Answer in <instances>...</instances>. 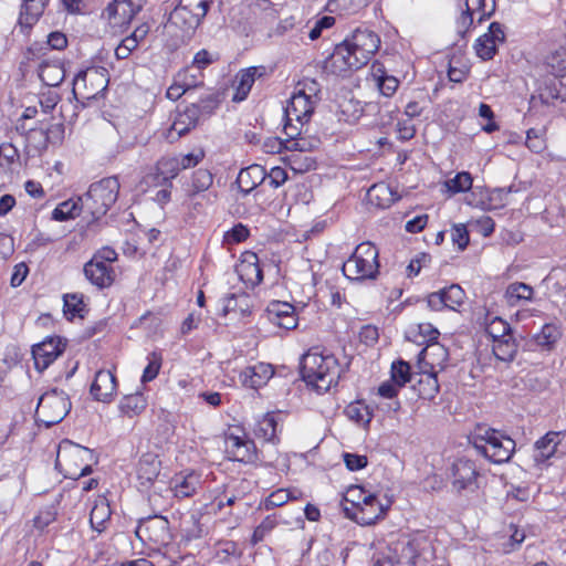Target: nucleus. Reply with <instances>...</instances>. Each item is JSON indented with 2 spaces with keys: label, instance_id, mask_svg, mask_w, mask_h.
I'll return each instance as SVG.
<instances>
[{
  "label": "nucleus",
  "instance_id": "nucleus-1",
  "mask_svg": "<svg viewBox=\"0 0 566 566\" xmlns=\"http://www.w3.org/2000/svg\"><path fill=\"white\" fill-rule=\"evenodd\" d=\"M301 375L307 385L327 391L339 378L337 359L333 355L308 352L301 359Z\"/></svg>",
  "mask_w": 566,
  "mask_h": 566
},
{
  "label": "nucleus",
  "instance_id": "nucleus-2",
  "mask_svg": "<svg viewBox=\"0 0 566 566\" xmlns=\"http://www.w3.org/2000/svg\"><path fill=\"white\" fill-rule=\"evenodd\" d=\"M471 442L481 455L496 464L510 461L516 447L511 437L485 426L475 429Z\"/></svg>",
  "mask_w": 566,
  "mask_h": 566
},
{
  "label": "nucleus",
  "instance_id": "nucleus-3",
  "mask_svg": "<svg viewBox=\"0 0 566 566\" xmlns=\"http://www.w3.org/2000/svg\"><path fill=\"white\" fill-rule=\"evenodd\" d=\"M119 191V181L116 177H107L90 186L87 192L80 197L84 213L93 221L101 219L116 202Z\"/></svg>",
  "mask_w": 566,
  "mask_h": 566
},
{
  "label": "nucleus",
  "instance_id": "nucleus-4",
  "mask_svg": "<svg viewBox=\"0 0 566 566\" xmlns=\"http://www.w3.org/2000/svg\"><path fill=\"white\" fill-rule=\"evenodd\" d=\"M374 54L367 48L359 45L350 35L335 46L326 64L334 74L344 75L348 71H356L365 66Z\"/></svg>",
  "mask_w": 566,
  "mask_h": 566
},
{
  "label": "nucleus",
  "instance_id": "nucleus-5",
  "mask_svg": "<svg viewBox=\"0 0 566 566\" xmlns=\"http://www.w3.org/2000/svg\"><path fill=\"white\" fill-rule=\"evenodd\" d=\"M92 459L90 449L70 441H63L57 451L56 465L64 471L67 479L76 480L92 473L87 460Z\"/></svg>",
  "mask_w": 566,
  "mask_h": 566
},
{
  "label": "nucleus",
  "instance_id": "nucleus-6",
  "mask_svg": "<svg viewBox=\"0 0 566 566\" xmlns=\"http://www.w3.org/2000/svg\"><path fill=\"white\" fill-rule=\"evenodd\" d=\"M378 268L377 248L370 242H363L343 264V273L349 280L375 279Z\"/></svg>",
  "mask_w": 566,
  "mask_h": 566
},
{
  "label": "nucleus",
  "instance_id": "nucleus-7",
  "mask_svg": "<svg viewBox=\"0 0 566 566\" xmlns=\"http://www.w3.org/2000/svg\"><path fill=\"white\" fill-rule=\"evenodd\" d=\"M71 410L69 396L57 388L44 392L38 401L35 420L50 428L61 422Z\"/></svg>",
  "mask_w": 566,
  "mask_h": 566
},
{
  "label": "nucleus",
  "instance_id": "nucleus-8",
  "mask_svg": "<svg viewBox=\"0 0 566 566\" xmlns=\"http://www.w3.org/2000/svg\"><path fill=\"white\" fill-rule=\"evenodd\" d=\"M316 105L304 95L293 92L286 107L284 108V134L294 138L301 134V126L308 122Z\"/></svg>",
  "mask_w": 566,
  "mask_h": 566
},
{
  "label": "nucleus",
  "instance_id": "nucleus-9",
  "mask_svg": "<svg viewBox=\"0 0 566 566\" xmlns=\"http://www.w3.org/2000/svg\"><path fill=\"white\" fill-rule=\"evenodd\" d=\"M145 3L146 0H112L103 10L102 18L117 32L132 22Z\"/></svg>",
  "mask_w": 566,
  "mask_h": 566
},
{
  "label": "nucleus",
  "instance_id": "nucleus-10",
  "mask_svg": "<svg viewBox=\"0 0 566 566\" xmlns=\"http://www.w3.org/2000/svg\"><path fill=\"white\" fill-rule=\"evenodd\" d=\"M135 533L139 539L156 545L168 544L171 539L168 520L157 514L140 518Z\"/></svg>",
  "mask_w": 566,
  "mask_h": 566
},
{
  "label": "nucleus",
  "instance_id": "nucleus-11",
  "mask_svg": "<svg viewBox=\"0 0 566 566\" xmlns=\"http://www.w3.org/2000/svg\"><path fill=\"white\" fill-rule=\"evenodd\" d=\"M107 87V81L103 73L95 69L81 71L73 80L72 93L80 99H93Z\"/></svg>",
  "mask_w": 566,
  "mask_h": 566
},
{
  "label": "nucleus",
  "instance_id": "nucleus-12",
  "mask_svg": "<svg viewBox=\"0 0 566 566\" xmlns=\"http://www.w3.org/2000/svg\"><path fill=\"white\" fill-rule=\"evenodd\" d=\"M479 475L475 462L467 458L455 460L450 467L451 485L458 493L476 490Z\"/></svg>",
  "mask_w": 566,
  "mask_h": 566
},
{
  "label": "nucleus",
  "instance_id": "nucleus-13",
  "mask_svg": "<svg viewBox=\"0 0 566 566\" xmlns=\"http://www.w3.org/2000/svg\"><path fill=\"white\" fill-rule=\"evenodd\" d=\"M202 19L203 17H199L195 11L178 4L170 12L167 28L179 30L180 34H176V36H178L182 42H186L191 39Z\"/></svg>",
  "mask_w": 566,
  "mask_h": 566
},
{
  "label": "nucleus",
  "instance_id": "nucleus-14",
  "mask_svg": "<svg viewBox=\"0 0 566 566\" xmlns=\"http://www.w3.org/2000/svg\"><path fill=\"white\" fill-rule=\"evenodd\" d=\"M65 343L57 336L48 337L40 344L33 345L32 356L35 368L39 371L46 369L63 353Z\"/></svg>",
  "mask_w": 566,
  "mask_h": 566
},
{
  "label": "nucleus",
  "instance_id": "nucleus-15",
  "mask_svg": "<svg viewBox=\"0 0 566 566\" xmlns=\"http://www.w3.org/2000/svg\"><path fill=\"white\" fill-rule=\"evenodd\" d=\"M197 112V108L190 105L186 106L182 111L178 109L171 126L165 135L166 139L169 143H175L193 129L201 120Z\"/></svg>",
  "mask_w": 566,
  "mask_h": 566
},
{
  "label": "nucleus",
  "instance_id": "nucleus-16",
  "mask_svg": "<svg viewBox=\"0 0 566 566\" xmlns=\"http://www.w3.org/2000/svg\"><path fill=\"white\" fill-rule=\"evenodd\" d=\"M117 381L111 370H98L91 385V395L97 401L111 402L116 395Z\"/></svg>",
  "mask_w": 566,
  "mask_h": 566
},
{
  "label": "nucleus",
  "instance_id": "nucleus-17",
  "mask_svg": "<svg viewBox=\"0 0 566 566\" xmlns=\"http://www.w3.org/2000/svg\"><path fill=\"white\" fill-rule=\"evenodd\" d=\"M419 373L413 374L412 388L422 399L432 400L440 390L438 381V370L419 368Z\"/></svg>",
  "mask_w": 566,
  "mask_h": 566
},
{
  "label": "nucleus",
  "instance_id": "nucleus-18",
  "mask_svg": "<svg viewBox=\"0 0 566 566\" xmlns=\"http://www.w3.org/2000/svg\"><path fill=\"white\" fill-rule=\"evenodd\" d=\"M226 450L235 461L249 463L256 459L254 442L239 436H227Z\"/></svg>",
  "mask_w": 566,
  "mask_h": 566
},
{
  "label": "nucleus",
  "instance_id": "nucleus-19",
  "mask_svg": "<svg viewBox=\"0 0 566 566\" xmlns=\"http://www.w3.org/2000/svg\"><path fill=\"white\" fill-rule=\"evenodd\" d=\"M449 358L448 349L438 342L428 344L419 354L418 367L443 370Z\"/></svg>",
  "mask_w": 566,
  "mask_h": 566
},
{
  "label": "nucleus",
  "instance_id": "nucleus-20",
  "mask_svg": "<svg viewBox=\"0 0 566 566\" xmlns=\"http://www.w3.org/2000/svg\"><path fill=\"white\" fill-rule=\"evenodd\" d=\"M85 277L98 289H105L113 284L115 279L114 269L98 262L88 261L84 265Z\"/></svg>",
  "mask_w": 566,
  "mask_h": 566
},
{
  "label": "nucleus",
  "instance_id": "nucleus-21",
  "mask_svg": "<svg viewBox=\"0 0 566 566\" xmlns=\"http://www.w3.org/2000/svg\"><path fill=\"white\" fill-rule=\"evenodd\" d=\"M562 441L560 432L549 431L536 441L534 448V461L537 464L546 463L551 458L555 457L557 447Z\"/></svg>",
  "mask_w": 566,
  "mask_h": 566
},
{
  "label": "nucleus",
  "instance_id": "nucleus-22",
  "mask_svg": "<svg viewBox=\"0 0 566 566\" xmlns=\"http://www.w3.org/2000/svg\"><path fill=\"white\" fill-rule=\"evenodd\" d=\"M266 179V171L260 165H251L240 170L235 184L243 196L249 195Z\"/></svg>",
  "mask_w": 566,
  "mask_h": 566
},
{
  "label": "nucleus",
  "instance_id": "nucleus-23",
  "mask_svg": "<svg viewBox=\"0 0 566 566\" xmlns=\"http://www.w3.org/2000/svg\"><path fill=\"white\" fill-rule=\"evenodd\" d=\"M361 503L364 506L360 507L361 517L358 521L361 525L374 524L390 506V502L386 504L380 503L375 494L365 495Z\"/></svg>",
  "mask_w": 566,
  "mask_h": 566
},
{
  "label": "nucleus",
  "instance_id": "nucleus-24",
  "mask_svg": "<svg viewBox=\"0 0 566 566\" xmlns=\"http://www.w3.org/2000/svg\"><path fill=\"white\" fill-rule=\"evenodd\" d=\"M161 462L153 452L144 453L137 465V478L142 485L153 483L160 472Z\"/></svg>",
  "mask_w": 566,
  "mask_h": 566
},
{
  "label": "nucleus",
  "instance_id": "nucleus-25",
  "mask_svg": "<svg viewBox=\"0 0 566 566\" xmlns=\"http://www.w3.org/2000/svg\"><path fill=\"white\" fill-rule=\"evenodd\" d=\"M200 475L190 472L187 474H177L171 481V491L178 499H186L192 496L200 486Z\"/></svg>",
  "mask_w": 566,
  "mask_h": 566
},
{
  "label": "nucleus",
  "instance_id": "nucleus-26",
  "mask_svg": "<svg viewBox=\"0 0 566 566\" xmlns=\"http://www.w3.org/2000/svg\"><path fill=\"white\" fill-rule=\"evenodd\" d=\"M38 74L46 86L55 87L63 82L65 70L60 61H42L39 65Z\"/></svg>",
  "mask_w": 566,
  "mask_h": 566
},
{
  "label": "nucleus",
  "instance_id": "nucleus-27",
  "mask_svg": "<svg viewBox=\"0 0 566 566\" xmlns=\"http://www.w3.org/2000/svg\"><path fill=\"white\" fill-rule=\"evenodd\" d=\"M190 69L178 73L177 80L168 87L166 92L167 98L171 101L179 99L189 90L197 86V76L189 75Z\"/></svg>",
  "mask_w": 566,
  "mask_h": 566
},
{
  "label": "nucleus",
  "instance_id": "nucleus-28",
  "mask_svg": "<svg viewBox=\"0 0 566 566\" xmlns=\"http://www.w3.org/2000/svg\"><path fill=\"white\" fill-rule=\"evenodd\" d=\"M534 290L531 285L523 282L511 283L504 293V298L507 305L517 306L523 302L532 300Z\"/></svg>",
  "mask_w": 566,
  "mask_h": 566
},
{
  "label": "nucleus",
  "instance_id": "nucleus-29",
  "mask_svg": "<svg viewBox=\"0 0 566 566\" xmlns=\"http://www.w3.org/2000/svg\"><path fill=\"white\" fill-rule=\"evenodd\" d=\"M367 196L371 205L381 209L389 208L397 200L391 188L386 184L373 185Z\"/></svg>",
  "mask_w": 566,
  "mask_h": 566
},
{
  "label": "nucleus",
  "instance_id": "nucleus-30",
  "mask_svg": "<svg viewBox=\"0 0 566 566\" xmlns=\"http://www.w3.org/2000/svg\"><path fill=\"white\" fill-rule=\"evenodd\" d=\"M111 506L106 499H98L91 510L90 523L94 531L101 533L105 530V524L111 518Z\"/></svg>",
  "mask_w": 566,
  "mask_h": 566
},
{
  "label": "nucleus",
  "instance_id": "nucleus-31",
  "mask_svg": "<svg viewBox=\"0 0 566 566\" xmlns=\"http://www.w3.org/2000/svg\"><path fill=\"white\" fill-rule=\"evenodd\" d=\"M49 0H23L20 23L32 25L43 13Z\"/></svg>",
  "mask_w": 566,
  "mask_h": 566
},
{
  "label": "nucleus",
  "instance_id": "nucleus-32",
  "mask_svg": "<svg viewBox=\"0 0 566 566\" xmlns=\"http://www.w3.org/2000/svg\"><path fill=\"white\" fill-rule=\"evenodd\" d=\"M82 212H84V208L82 207L80 197L76 199L72 198L57 205L52 212V219L55 221H66L76 218Z\"/></svg>",
  "mask_w": 566,
  "mask_h": 566
},
{
  "label": "nucleus",
  "instance_id": "nucleus-33",
  "mask_svg": "<svg viewBox=\"0 0 566 566\" xmlns=\"http://www.w3.org/2000/svg\"><path fill=\"white\" fill-rule=\"evenodd\" d=\"M419 545V541L415 538L407 542H398L392 549L394 553H399L398 562L400 564L417 566Z\"/></svg>",
  "mask_w": 566,
  "mask_h": 566
},
{
  "label": "nucleus",
  "instance_id": "nucleus-34",
  "mask_svg": "<svg viewBox=\"0 0 566 566\" xmlns=\"http://www.w3.org/2000/svg\"><path fill=\"white\" fill-rule=\"evenodd\" d=\"M213 184V175L208 169H198L192 174L188 189L189 198L193 199L201 192L209 190Z\"/></svg>",
  "mask_w": 566,
  "mask_h": 566
},
{
  "label": "nucleus",
  "instance_id": "nucleus-35",
  "mask_svg": "<svg viewBox=\"0 0 566 566\" xmlns=\"http://www.w3.org/2000/svg\"><path fill=\"white\" fill-rule=\"evenodd\" d=\"M517 347L518 345L516 339L510 335L493 343V354L497 359L510 363L514 360L517 353Z\"/></svg>",
  "mask_w": 566,
  "mask_h": 566
},
{
  "label": "nucleus",
  "instance_id": "nucleus-36",
  "mask_svg": "<svg viewBox=\"0 0 566 566\" xmlns=\"http://www.w3.org/2000/svg\"><path fill=\"white\" fill-rule=\"evenodd\" d=\"M197 108V115L200 119L210 117L220 105V98L217 93L208 92L200 96L198 102L189 104Z\"/></svg>",
  "mask_w": 566,
  "mask_h": 566
},
{
  "label": "nucleus",
  "instance_id": "nucleus-37",
  "mask_svg": "<svg viewBox=\"0 0 566 566\" xmlns=\"http://www.w3.org/2000/svg\"><path fill=\"white\" fill-rule=\"evenodd\" d=\"M277 422L274 413H266L258 421L254 428L256 437L264 439V441H274L276 437Z\"/></svg>",
  "mask_w": 566,
  "mask_h": 566
},
{
  "label": "nucleus",
  "instance_id": "nucleus-38",
  "mask_svg": "<svg viewBox=\"0 0 566 566\" xmlns=\"http://www.w3.org/2000/svg\"><path fill=\"white\" fill-rule=\"evenodd\" d=\"M119 408L123 413L133 417L139 415L146 408V399L140 392L126 395L122 399Z\"/></svg>",
  "mask_w": 566,
  "mask_h": 566
},
{
  "label": "nucleus",
  "instance_id": "nucleus-39",
  "mask_svg": "<svg viewBox=\"0 0 566 566\" xmlns=\"http://www.w3.org/2000/svg\"><path fill=\"white\" fill-rule=\"evenodd\" d=\"M156 169L161 175L164 181H168V187H172L171 180L176 178L179 172V163L175 157H163L156 163Z\"/></svg>",
  "mask_w": 566,
  "mask_h": 566
},
{
  "label": "nucleus",
  "instance_id": "nucleus-40",
  "mask_svg": "<svg viewBox=\"0 0 566 566\" xmlns=\"http://www.w3.org/2000/svg\"><path fill=\"white\" fill-rule=\"evenodd\" d=\"M352 36L359 45L367 48L369 52L376 53L379 49L380 38L369 29L358 28L353 32Z\"/></svg>",
  "mask_w": 566,
  "mask_h": 566
},
{
  "label": "nucleus",
  "instance_id": "nucleus-41",
  "mask_svg": "<svg viewBox=\"0 0 566 566\" xmlns=\"http://www.w3.org/2000/svg\"><path fill=\"white\" fill-rule=\"evenodd\" d=\"M560 332L553 324H545L542 331L534 336V342L542 348L549 349L559 339Z\"/></svg>",
  "mask_w": 566,
  "mask_h": 566
},
{
  "label": "nucleus",
  "instance_id": "nucleus-42",
  "mask_svg": "<svg viewBox=\"0 0 566 566\" xmlns=\"http://www.w3.org/2000/svg\"><path fill=\"white\" fill-rule=\"evenodd\" d=\"M391 379L399 388L412 381L413 374L410 373V365L405 360L394 361L391 365Z\"/></svg>",
  "mask_w": 566,
  "mask_h": 566
},
{
  "label": "nucleus",
  "instance_id": "nucleus-43",
  "mask_svg": "<svg viewBox=\"0 0 566 566\" xmlns=\"http://www.w3.org/2000/svg\"><path fill=\"white\" fill-rule=\"evenodd\" d=\"M294 91L307 97V99L312 101L315 105L321 101V85L315 80L305 78L298 82Z\"/></svg>",
  "mask_w": 566,
  "mask_h": 566
},
{
  "label": "nucleus",
  "instance_id": "nucleus-44",
  "mask_svg": "<svg viewBox=\"0 0 566 566\" xmlns=\"http://www.w3.org/2000/svg\"><path fill=\"white\" fill-rule=\"evenodd\" d=\"M473 179L468 171L458 172L453 178L446 181V187L452 193L464 192L471 189Z\"/></svg>",
  "mask_w": 566,
  "mask_h": 566
},
{
  "label": "nucleus",
  "instance_id": "nucleus-45",
  "mask_svg": "<svg viewBox=\"0 0 566 566\" xmlns=\"http://www.w3.org/2000/svg\"><path fill=\"white\" fill-rule=\"evenodd\" d=\"M294 306L286 302L274 301L266 307V317L269 322L275 324L286 315L293 314Z\"/></svg>",
  "mask_w": 566,
  "mask_h": 566
},
{
  "label": "nucleus",
  "instance_id": "nucleus-46",
  "mask_svg": "<svg viewBox=\"0 0 566 566\" xmlns=\"http://www.w3.org/2000/svg\"><path fill=\"white\" fill-rule=\"evenodd\" d=\"M237 80L238 85L233 99L241 102L247 98L255 81L248 69L240 71L237 75Z\"/></svg>",
  "mask_w": 566,
  "mask_h": 566
},
{
  "label": "nucleus",
  "instance_id": "nucleus-47",
  "mask_svg": "<svg viewBox=\"0 0 566 566\" xmlns=\"http://www.w3.org/2000/svg\"><path fill=\"white\" fill-rule=\"evenodd\" d=\"M443 298L446 300V306L449 310H457L464 301V291L458 284H451L448 287L440 290Z\"/></svg>",
  "mask_w": 566,
  "mask_h": 566
},
{
  "label": "nucleus",
  "instance_id": "nucleus-48",
  "mask_svg": "<svg viewBox=\"0 0 566 566\" xmlns=\"http://www.w3.org/2000/svg\"><path fill=\"white\" fill-rule=\"evenodd\" d=\"M485 331L493 338V343L512 335L510 324L500 317H494L488 324Z\"/></svg>",
  "mask_w": 566,
  "mask_h": 566
},
{
  "label": "nucleus",
  "instance_id": "nucleus-49",
  "mask_svg": "<svg viewBox=\"0 0 566 566\" xmlns=\"http://www.w3.org/2000/svg\"><path fill=\"white\" fill-rule=\"evenodd\" d=\"M83 296L78 294H65L64 295V314L69 318H73L76 315L83 317L84 311Z\"/></svg>",
  "mask_w": 566,
  "mask_h": 566
},
{
  "label": "nucleus",
  "instance_id": "nucleus-50",
  "mask_svg": "<svg viewBox=\"0 0 566 566\" xmlns=\"http://www.w3.org/2000/svg\"><path fill=\"white\" fill-rule=\"evenodd\" d=\"M371 0H328L331 11L339 10L347 13L357 12L366 7Z\"/></svg>",
  "mask_w": 566,
  "mask_h": 566
},
{
  "label": "nucleus",
  "instance_id": "nucleus-51",
  "mask_svg": "<svg viewBox=\"0 0 566 566\" xmlns=\"http://www.w3.org/2000/svg\"><path fill=\"white\" fill-rule=\"evenodd\" d=\"M413 333H416V331H410V334H413ZM439 335H440L439 331L436 327H433L431 324L422 323L417 326V334H415L413 337H415V342L427 343V345H428V344L437 342Z\"/></svg>",
  "mask_w": 566,
  "mask_h": 566
},
{
  "label": "nucleus",
  "instance_id": "nucleus-52",
  "mask_svg": "<svg viewBox=\"0 0 566 566\" xmlns=\"http://www.w3.org/2000/svg\"><path fill=\"white\" fill-rule=\"evenodd\" d=\"M478 56L482 60H491L496 53V44L488 36L481 35L474 45Z\"/></svg>",
  "mask_w": 566,
  "mask_h": 566
},
{
  "label": "nucleus",
  "instance_id": "nucleus-53",
  "mask_svg": "<svg viewBox=\"0 0 566 566\" xmlns=\"http://www.w3.org/2000/svg\"><path fill=\"white\" fill-rule=\"evenodd\" d=\"M56 515L57 512L54 505L46 506L34 517L33 525L35 528L43 531L56 520Z\"/></svg>",
  "mask_w": 566,
  "mask_h": 566
},
{
  "label": "nucleus",
  "instance_id": "nucleus-54",
  "mask_svg": "<svg viewBox=\"0 0 566 566\" xmlns=\"http://www.w3.org/2000/svg\"><path fill=\"white\" fill-rule=\"evenodd\" d=\"M205 156V150L202 148H198L192 153L176 156V159L179 163V169L181 171L185 169L196 167L199 163L203 160Z\"/></svg>",
  "mask_w": 566,
  "mask_h": 566
},
{
  "label": "nucleus",
  "instance_id": "nucleus-55",
  "mask_svg": "<svg viewBox=\"0 0 566 566\" xmlns=\"http://www.w3.org/2000/svg\"><path fill=\"white\" fill-rule=\"evenodd\" d=\"M276 526L275 518L266 516L259 526L254 528L251 537L252 545H256L262 542L268 533H270Z\"/></svg>",
  "mask_w": 566,
  "mask_h": 566
},
{
  "label": "nucleus",
  "instance_id": "nucleus-56",
  "mask_svg": "<svg viewBox=\"0 0 566 566\" xmlns=\"http://www.w3.org/2000/svg\"><path fill=\"white\" fill-rule=\"evenodd\" d=\"M161 366V357L156 353H151V357L149 359L148 365L145 367L142 381L148 382L155 379L159 373Z\"/></svg>",
  "mask_w": 566,
  "mask_h": 566
},
{
  "label": "nucleus",
  "instance_id": "nucleus-57",
  "mask_svg": "<svg viewBox=\"0 0 566 566\" xmlns=\"http://www.w3.org/2000/svg\"><path fill=\"white\" fill-rule=\"evenodd\" d=\"M290 497L291 493L287 490H276L265 499L264 506L266 510L282 506L290 500Z\"/></svg>",
  "mask_w": 566,
  "mask_h": 566
},
{
  "label": "nucleus",
  "instance_id": "nucleus-58",
  "mask_svg": "<svg viewBox=\"0 0 566 566\" xmlns=\"http://www.w3.org/2000/svg\"><path fill=\"white\" fill-rule=\"evenodd\" d=\"M452 241L460 250H464L469 244V232L462 223L455 224L451 231Z\"/></svg>",
  "mask_w": 566,
  "mask_h": 566
},
{
  "label": "nucleus",
  "instance_id": "nucleus-59",
  "mask_svg": "<svg viewBox=\"0 0 566 566\" xmlns=\"http://www.w3.org/2000/svg\"><path fill=\"white\" fill-rule=\"evenodd\" d=\"M376 86L378 87L381 95L390 97L396 93L399 86V80L392 75H388L376 83Z\"/></svg>",
  "mask_w": 566,
  "mask_h": 566
},
{
  "label": "nucleus",
  "instance_id": "nucleus-60",
  "mask_svg": "<svg viewBox=\"0 0 566 566\" xmlns=\"http://www.w3.org/2000/svg\"><path fill=\"white\" fill-rule=\"evenodd\" d=\"M212 0H180L179 4L195 11L199 17H206Z\"/></svg>",
  "mask_w": 566,
  "mask_h": 566
},
{
  "label": "nucleus",
  "instance_id": "nucleus-61",
  "mask_svg": "<svg viewBox=\"0 0 566 566\" xmlns=\"http://www.w3.org/2000/svg\"><path fill=\"white\" fill-rule=\"evenodd\" d=\"M539 97L542 102L547 105L553 104L557 99L565 101V97L562 95L560 90L557 87L555 82L543 88Z\"/></svg>",
  "mask_w": 566,
  "mask_h": 566
},
{
  "label": "nucleus",
  "instance_id": "nucleus-62",
  "mask_svg": "<svg viewBox=\"0 0 566 566\" xmlns=\"http://www.w3.org/2000/svg\"><path fill=\"white\" fill-rule=\"evenodd\" d=\"M394 549L387 547L386 551L378 552L374 557L373 566H396L400 564L398 557L392 555Z\"/></svg>",
  "mask_w": 566,
  "mask_h": 566
},
{
  "label": "nucleus",
  "instance_id": "nucleus-63",
  "mask_svg": "<svg viewBox=\"0 0 566 566\" xmlns=\"http://www.w3.org/2000/svg\"><path fill=\"white\" fill-rule=\"evenodd\" d=\"M345 465L350 471H357L360 469H364L367 463V457L366 455H359L355 453H344L343 455Z\"/></svg>",
  "mask_w": 566,
  "mask_h": 566
},
{
  "label": "nucleus",
  "instance_id": "nucleus-64",
  "mask_svg": "<svg viewBox=\"0 0 566 566\" xmlns=\"http://www.w3.org/2000/svg\"><path fill=\"white\" fill-rule=\"evenodd\" d=\"M116 260L117 253L115 252V250L109 247H104L101 250H98L90 261L98 262L104 265H111V263H113Z\"/></svg>",
  "mask_w": 566,
  "mask_h": 566
}]
</instances>
